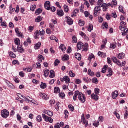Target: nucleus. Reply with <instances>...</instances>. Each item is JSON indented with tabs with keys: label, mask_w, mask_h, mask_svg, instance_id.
<instances>
[{
	"label": "nucleus",
	"mask_w": 128,
	"mask_h": 128,
	"mask_svg": "<svg viewBox=\"0 0 128 128\" xmlns=\"http://www.w3.org/2000/svg\"><path fill=\"white\" fill-rule=\"evenodd\" d=\"M75 82L76 84H82V80L80 79H76Z\"/></svg>",
	"instance_id": "obj_62"
},
{
	"label": "nucleus",
	"mask_w": 128,
	"mask_h": 128,
	"mask_svg": "<svg viewBox=\"0 0 128 128\" xmlns=\"http://www.w3.org/2000/svg\"><path fill=\"white\" fill-rule=\"evenodd\" d=\"M40 96L43 98V100H48V97L46 94H40Z\"/></svg>",
	"instance_id": "obj_16"
},
{
	"label": "nucleus",
	"mask_w": 128,
	"mask_h": 128,
	"mask_svg": "<svg viewBox=\"0 0 128 128\" xmlns=\"http://www.w3.org/2000/svg\"><path fill=\"white\" fill-rule=\"evenodd\" d=\"M102 8H103V12H106L108 10V4H104L102 6Z\"/></svg>",
	"instance_id": "obj_24"
},
{
	"label": "nucleus",
	"mask_w": 128,
	"mask_h": 128,
	"mask_svg": "<svg viewBox=\"0 0 128 128\" xmlns=\"http://www.w3.org/2000/svg\"><path fill=\"white\" fill-rule=\"evenodd\" d=\"M69 76L70 78H74L76 76V74L74 73L72 71L70 70L69 72Z\"/></svg>",
	"instance_id": "obj_38"
},
{
	"label": "nucleus",
	"mask_w": 128,
	"mask_h": 128,
	"mask_svg": "<svg viewBox=\"0 0 128 128\" xmlns=\"http://www.w3.org/2000/svg\"><path fill=\"white\" fill-rule=\"evenodd\" d=\"M116 44H112L110 45V48L112 50H114L116 48Z\"/></svg>",
	"instance_id": "obj_36"
},
{
	"label": "nucleus",
	"mask_w": 128,
	"mask_h": 128,
	"mask_svg": "<svg viewBox=\"0 0 128 128\" xmlns=\"http://www.w3.org/2000/svg\"><path fill=\"white\" fill-rule=\"evenodd\" d=\"M44 6L47 10H50V2L47 1L45 2Z\"/></svg>",
	"instance_id": "obj_7"
},
{
	"label": "nucleus",
	"mask_w": 128,
	"mask_h": 128,
	"mask_svg": "<svg viewBox=\"0 0 128 128\" xmlns=\"http://www.w3.org/2000/svg\"><path fill=\"white\" fill-rule=\"evenodd\" d=\"M108 74H107V76H108V78H110V76H112V68H108Z\"/></svg>",
	"instance_id": "obj_15"
},
{
	"label": "nucleus",
	"mask_w": 128,
	"mask_h": 128,
	"mask_svg": "<svg viewBox=\"0 0 128 128\" xmlns=\"http://www.w3.org/2000/svg\"><path fill=\"white\" fill-rule=\"evenodd\" d=\"M114 114L116 116L118 120H120V114H118V112H114Z\"/></svg>",
	"instance_id": "obj_58"
},
{
	"label": "nucleus",
	"mask_w": 128,
	"mask_h": 128,
	"mask_svg": "<svg viewBox=\"0 0 128 128\" xmlns=\"http://www.w3.org/2000/svg\"><path fill=\"white\" fill-rule=\"evenodd\" d=\"M112 60L114 64H118V66H122V67L124 66H126V62H122V63L120 62V61L118 60L116 57H113L112 58Z\"/></svg>",
	"instance_id": "obj_1"
},
{
	"label": "nucleus",
	"mask_w": 128,
	"mask_h": 128,
	"mask_svg": "<svg viewBox=\"0 0 128 128\" xmlns=\"http://www.w3.org/2000/svg\"><path fill=\"white\" fill-rule=\"evenodd\" d=\"M112 6H118V2L116 0H112Z\"/></svg>",
	"instance_id": "obj_48"
},
{
	"label": "nucleus",
	"mask_w": 128,
	"mask_h": 128,
	"mask_svg": "<svg viewBox=\"0 0 128 128\" xmlns=\"http://www.w3.org/2000/svg\"><path fill=\"white\" fill-rule=\"evenodd\" d=\"M48 74H50V70H48L44 71V76L45 78H48Z\"/></svg>",
	"instance_id": "obj_28"
},
{
	"label": "nucleus",
	"mask_w": 128,
	"mask_h": 128,
	"mask_svg": "<svg viewBox=\"0 0 128 128\" xmlns=\"http://www.w3.org/2000/svg\"><path fill=\"white\" fill-rule=\"evenodd\" d=\"M60 92V89L58 87H55L54 89V94H58Z\"/></svg>",
	"instance_id": "obj_32"
},
{
	"label": "nucleus",
	"mask_w": 128,
	"mask_h": 128,
	"mask_svg": "<svg viewBox=\"0 0 128 128\" xmlns=\"http://www.w3.org/2000/svg\"><path fill=\"white\" fill-rule=\"evenodd\" d=\"M50 40H55V42H58V38H56V37L52 36L50 37Z\"/></svg>",
	"instance_id": "obj_31"
},
{
	"label": "nucleus",
	"mask_w": 128,
	"mask_h": 128,
	"mask_svg": "<svg viewBox=\"0 0 128 128\" xmlns=\"http://www.w3.org/2000/svg\"><path fill=\"white\" fill-rule=\"evenodd\" d=\"M60 98H64L66 97V94L64 92H60L59 94Z\"/></svg>",
	"instance_id": "obj_56"
},
{
	"label": "nucleus",
	"mask_w": 128,
	"mask_h": 128,
	"mask_svg": "<svg viewBox=\"0 0 128 128\" xmlns=\"http://www.w3.org/2000/svg\"><path fill=\"white\" fill-rule=\"evenodd\" d=\"M60 64V60L57 59L54 62V66H58Z\"/></svg>",
	"instance_id": "obj_37"
},
{
	"label": "nucleus",
	"mask_w": 128,
	"mask_h": 128,
	"mask_svg": "<svg viewBox=\"0 0 128 128\" xmlns=\"http://www.w3.org/2000/svg\"><path fill=\"white\" fill-rule=\"evenodd\" d=\"M126 109L125 110V114L124 115V118L125 120H128V107H126Z\"/></svg>",
	"instance_id": "obj_34"
},
{
	"label": "nucleus",
	"mask_w": 128,
	"mask_h": 128,
	"mask_svg": "<svg viewBox=\"0 0 128 128\" xmlns=\"http://www.w3.org/2000/svg\"><path fill=\"white\" fill-rule=\"evenodd\" d=\"M84 44H82V42H79L77 44V48L78 50H82V48H84Z\"/></svg>",
	"instance_id": "obj_9"
},
{
	"label": "nucleus",
	"mask_w": 128,
	"mask_h": 128,
	"mask_svg": "<svg viewBox=\"0 0 128 128\" xmlns=\"http://www.w3.org/2000/svg\"><path fill=\"white\" fill-rule=\"evenodd\" d=\"M102 4H104V0H99L98 2V6L102 8Z\"/></svg>",
	"instance_id": "obj_23"
},
{
	"label": "nucleus",
	"mask_w": 128,
	"mask_h": 128,
	"mask_svg": "<svg viewBox=\"0 0 128 128\" xmlns=\"http://www.w3.org/2000/svg\"><path fill=\"white\" fill-rule=\"evenodd\" d=\"M57 14L60 17L64 16V13L62 10H57Z\"/></svg>",
	"instance_id": "obj_17"
},
{
	"label": "nucleus",
	"mask_w": 128,
	"mask_h": 128,
	"mask_svg": "<svg viewBox=\"0 0 128 128\" xmlns=\"http://www.w3.org/2000/svg\"><path fill=\"white\" fill-rule=\"evenodd\" d=\"M1 26H2L4 28H8V25H6V22H4L2 23Z\"/></svg>",
	"instance_id": "obj_45"
},
{
	"label": "nucleus",
	"mask_w": 128,
	"mask_h": 128,
	"mask_svg": "<svg viewBox=\"0 0 128 128\" xmlns=\"http://www.w3.org/2000/svg\"><path fill=\"white\" fill-rule=\"evenodd\" d=\"M14 42L16 46H20V40L18 38H16L14 40Z\"/></svg>",
	"instance_id": "obj_27"
},
{
	"label": "nucleus",
	"mask_w": 128,
	"mask_h": 128,
	"mask_svg": "<svg viewBox=\"0 0 128 128\" xmlns=\"http://www.w3.org/2000/svg\"><path fill=\"white\" fill-rule=\"evenodd\" d=\"M12 64L16 66V64H18V66H20V62L18 60H14L12 61Z\"/></svg>",
	"instance_id": "obj_51"
},
{
	"label": "nucleus",
	"mask_w": 128,
	"mask_h": 128,
	"mask_svg": "<svg viewBox=\"0 0 128 128\" xmlns=\"http://www.w3.org/2000/svg\"><path fill=\"white\" fill-rule=\"evenodd\" d=\"M9 54H10V56H11V58H16V54H14L12 52H10L9 53Z\"/></svg>",
	"instance_id": "obj_46"
},
{
	"label": "nucleus",
	"mask_w": 128,
	"mask_h": 128,
	"mask_svg": "<svg viewBox=\"0 0 128 128\" xmlns=\"http://www.w3.org/2000/svg\"><path fill=\"white\" fill-rule=\"evenodd\" d=\"M64 114L66 116L65 118H68V114H69L68 111V110H64Z\"/></svg>",
	"instance_id": "obj_61"
},
{
	"label": "nucleus",
	"mask_w": 128,
	"mask_h": 128,
	"mask_svg": "<svg viewBox=\"0 0 128 128\" xmlns=\"http://www.w3.org/2000/svg\"><path fill=\"white\" fill-rule=\"evenodd\" d=\"M42 18L41 16H38L37 18L35 20L36 22H40L42 20Z\"/></svg>",
	"instance_id": "obj_22"
},
{
	"label": "nucleus",
	"mask_w": 128,
	"mask_h": 128,
	"mask_svg": "<svg viewBox=\"0 0 128 128\" xmlns=\"http://www.w3.org/2000/svg\"><path fill=\"white\" fill-rule=\"evenodd\" d=\"M1 116L3 118H8L10 116V112L6 110H4L1 112Z\"/></svg>",
	"instance_id": "obj_2"
},
{
	"label": "nucleus",
	"mask_w": 128,
	"mask_h": 128,
	"mask_svg": "<svg viewBox=\"0 0 128 128\" xmlns=\"http://www.w3.org/2000/svg\"><path fill=\"white\" fill-rule=\"evenodd\" d=\"M36 8V6H32L30 8V10H32V12H34Z\"/></svg>",
	"instance_id": "obj_60"
},
{
	"label": "nucleus",
	"mask_w": 128,
	"mask_h": 128,
	"mask_svg": "<svg viewBox=\"0 0 128 128\" xmlns=\"http://www.w3.org/2000/svg\"><path fill=\"white\" fill-rule=\"evenodd\" d=\"M66 18L67 20V24L69 26H72V24H74V20L70 17L67 16L66 17Z\"/></svg>",
	"instance_id": "obj_6"
},
{
	"label": "nucleus",
	"mask_w": 128,
	"mask_h": 128,
	"mask_svg": "<svg viewBox=\"0 0 128 128\" xmlns=\"http://www.w3.org/2000/svg\"><path fill=\"white\" fill-rule=\"evenodd\" d=\"M36 120H37V122H42V116H38L36 118Z\"/></svg>",
	"instance_id": "obj_52"
},
{
	"label": "nucleus",
	"mask_w": 128,
	"mask_h": 128,
	"mask_svg": "<svg viewBox=\"0 0 128 128\" xmlns=\"http://www.w3.org/2000/svg\"><path fill=\"white\" fill-rule=\"evenodd\" d=\"M64 11L66 12H68L70 11V9H68V6L66 5L64 6Z\"/></svg>",
	"instance_id": "obj_47"
},
{
	"label": "nucleus",
	"mask_w": 128,
	"mask_h": 128,
	"mask_svg": "<svg viewBox=\"0 0 128 128\" xmlns=\"http://www.w3.org/2000/svg\"><path fill=\"white\" fill-rule=\"evenodd\" d=\"M78 24L80 26H84V21H83L82 20H80Z\"/></svg>",
	"instance_id": "obj_41"
},
{
	"label": "nucleus",
	"mask_w": 128,
	"mask_h": 128,
	"mask_svg": "<svg viewBox=\"0 0 128 128\" xmlns=\"http://www.w3.org/2000/svg\"><path fill=\"white\" fill-rule=\"evenodd\" d=\"M18 51L20 54H22V52H24V50L22 48V46H18Z\"/></svg>",
	"instance_id": "obj_21"
},
{
	"label": "nucleus",
	"mask_w": 128,
	"mask_h": 128,
	"mask_svg": "<svg viewBox=\"0 0 128 128\" xmlns=\"http://www.w3.org/2000/svg\"><path fill=\"white\" fill-rule=\"evenodd\" d=\"M42 10L40 9V8H38V10L36 11V16L40 15V14H42Z\"/></svg>",
	"instance_id": "obj_30"
},
{
	"label": "nucleus",
	"mask_w": 128,
	"mask_h": 128,
	"mask_svg": "<svg viewBox=\"0 0 128 128\" xmlns=\"http://www.w3.org/2000/svg\"><path fill=\"white\" fill-rule=\"evenodd\" d=\"M100 7L96 6L94 9V16H98V14H100Z\"/></svg>",
	"instance_id": "obj_5"
},
{
	"label": "nucleus",
	"mask_w": 128,
	"mask_h": 128,
	"mask_svg": "<svg viewBox=\"0 0 128 128\" xmlns=\"http://www.w3.org/2000/svg\"><path fill=\"white\" fill-rule=\"evenodd\" d=\"M118 96V90H116L112 93V98L114 100H116Z\"/></svg>",
	"instance_id": "obj_10"
},
{
	"label": "nucleus",
	"mask_w": 128,
	"mask_h": 128,
	"mask_svg": "<svg viewBox=\"0 0 128 128\" xmlns=\"http://www.w3.org/2000/svg\"><path fill=\"white\" fill-rule=\"evenodd\" d=\"M40 46H42V43L40 42H38V44H36L34 46L35 50H36L40 48Z\"/></svg>",
	"instance_id": "obj_26"
},
{
	"label": "nucleus",
	"mask_w": 128,
	"mask_h": 128,
	"mask_svg": "<svg viewBox=\"0 0 128 128\" xmlns=\"http://www.w3.org/2000/svg\"><path fill=\"white\" fill-rule=\"evenodd\" d=\"M88 43H86L84 46L83 52H88Z\"/></svg>",
	"instance_id": "obj_29"
},
{
	"label": "nucleus",
	"mask_w": 128,
	"mask_h": 128,
	"mask_svg": "<svg viewBox=\"0 0 128 128\" xmlns=\"http://www.w3.org/2000/svg\"><path fill=\"white\" fill-rule=\"evenodd\" d=\"M88 72V74L89 76H94V72H92V70H89Z\"/></svg>",
	"instance_id": "obj_53"
},
{
	"label": "nucleus",
	"mask_w": 128,
	"mask_h": 128,
	"mask_svg": "<svg viewBox=\"0 0 128 128\" xmlns=\"http://www.w3.org/2000/svg\"><path fill=\"white\" fill-rule=\"evenodd\" d=\"M38 36H44V34H46V32H44V30H39L38 31Z\"/></svg>",
	"instance_id": "obj_43"
},
{
	"label": "nucleus",
	"mask_w": 128,
	"mask_h": 128,
	"mask_svg": "<svg viewBox=\"0 0 128 128\" xmlns=\"http://www.w3.org/2000/svg\"><path fill=\"white\" fill-rule=\"evenodd\" d=\"M82 122L84 123L85 124L86 126H88V122L86 121V118H84V114H82Z\"/></svg>",
	"instance_id": "obj_8"
},
{
	"label": "nucleus",
	"mask_w": 128,
	"mask_h": 128,
	"mask_svg": "<svg viewBox=\"0 0 128 128\" xmlns=\"http://www.w3.org/2000/svg\"><path fill=\"white\" fill-rule=\"evenodd\" d=\"M38 30H36L34 34V38L36 40H38Z\"/></svg>",
	"instance_id": "obj_49"
},
{
	"label": "nucleus",
	"mask_w": 128,
	"mask_h": 128,
	"mask_svg": "<svg viewBox=\"0 0 128 128\" xmlns=\"http://www.w3.org/2000/svg\"><path fill=\"white\" fill-rule=\"evenodd\" d=\"M55 76L56 74L54 71V70H50L49 78H55Z\"/></svg>",
	"instance_id": "obj_19"
},
{
	"label": "nucleus",
	"mask_w": 128,
	"mask_h": 128,
	"mask_svg": "<svg viewBox=\"0 0 128 128\" xmlns=\"http://www.w3.org/2000/svg\"><path fill=\"white\" fill-rule=\"evenodd\" d=\"M80 92H80V91L78 90L76 91L74 93V96L78 97V96H80Z\"/></svg>",
	"instance_id": "obj_55"
},
{
	"label": "nucleus",
	"mask_w": 128,
	"mask_h": 128,
	"mask_svg": "<svg viewBox=\"0 0 128 128\" xmlns=\"http://www.w3.org/2000/svg\"><path fill=\"white\" fill-rule=\"evenodd\" d=\"M44 114H48L49 116H54V112L48 111V110H44Z\"/></svg>",
	"instance_id": "obj_12"
},
{
	"label": "nucleus",
	"mask_w": 128,
	"mask_h": 128,
	"mask_svg": "<svg viewBox=\"0 0 128 128\" xmlns=\"http://www.w3.org/2000/svg\"><path fill=\"white\" fill-rule=\"evenodd\" d=\"M104 117L102 116H100L99 117V122H104Z\"/></svg>",
	"instance_id": "obj_63"
},
{
	"label": "nucleus",
	"mask_w": 128,
	"mask_h": 128,
	"mask_svg": "<svg viewBox=\"0 0 128 128\" xmlns=\"http://www.w3.org/2000/svg\"><path fill=\"white\" fill-rule=\"evenodd\" d=\"M93 30H94V26H93L92 24H90V25H89V26H88V30L90 32H92V31Z\"/></svg>",
	"instance_id": "obj_39"
},
{
	"label": "nucleus",
	"mask_w": 128,
	"mask_h": 128,
	"mask_svg": "<svg viewBox=\"0 0 128 128\" xmlns=\"http://www.w3.org/2000/svg\"><path fill=\"white\" fill-rule=\"evenodd\" d=\"M92 82H93V84H98V78H92Z\"/></svg>",
	"instance_id": "obj_40"
},
{
	"label": "nucleus",
	"mask_w": 128,
	"mask_h": 128,
	"mask_svg": "<svg viewBox=\"0 0 128 128\" xmlns=\"http://www.w3.org/2000/svg\"><path fill=\"white\" fill-rule=\"evenodd\" d=\"M70 80V78L68 77V76H64L63 78H62L60 79V80L62 82H66V80Z\"/></svg>",
	"instance_id": "obj_35"
},
{
	"label": "nucleus",
	"mask_w": 128,
	"mask_h": 128,
	"mask_svg": "<svg viewBox=\"0 0 128 128\" xmlns=\"http://www.w3.org/2000/svg\"><path fill=\"white\" fill-rule=\"evenodd\" d=\"M54 128H60V123H57L54 126Z\"/></svg>",
	"instance_id": "obj_64"
},
{
	"label": "nucleus",
	"mask_w": 128,
	"mask_h": 128,
	"mask_svg": "<svg viewBox=\"0 0 128 128\" xmlns=\"http://www.w3.org/2000/svg\"><path fill=\"white\" fill-rule=\"evenodd\" d=\"M102 28L104 29V28H106V30H108V23H106L105 24H103L102 25Z\"/></svg>",
	"instance_id": "obj_54"
},
{
	"label": "nucleus",
	"mask_w": 128,
	"mask_h": 128,
	"mask_svg": "<svg viewBox=\"0 0 128 128\" xmlns=\"http://www.w3.org/2000/svg\"><path fill=\"white\" fill-rule=\"evenodd\" d=\"M94 58V55L92 54L90 55L89 56L88 60H90V62H91L92 60V58Z\"/></svg>",
	"instance_id": "obj_50"
},
{
	"label": "nucleus",
	"mask_w": 128,
	"mask_h": 128,
	"mask_svg": "<svg viewBox=\"0 0 128 128\" xmlns=\"http://www.w3.org/2000/svg\"><path fill=\"white\" fill-rule=\"evenodd\" d=\"M24 72H30L32 70V68H26L24 69Z\"/></svg>",
	"instance_id": "obj_57"
},
{
	"label": "nucleus",
	"mask_w": 128,
	"mask_h": 128,
	"mask_svg": "<svg viewBox=\"0 0 128 128\" xmlns=\"http://www.w3.org/2000/svg\"><path fill=\"white\" fill-rule=\"evenodd\" d=\"M22 98H20L21 100H24V102H30V100L29 98H30L28 96H21Z\"/></svg>",
	"instance_id": "obj_11"
},
{
	"label": "nucleus",
	"mask_w": 128,
	"mask_h": 128,
	"mask_svg": "<svg viewBox=\"0 0 128 128\" xmlns=\"http://www.w3.org/2000/svg\"><path fill=\"white\" fill-rule=\"evenodd\" d=\"M100 89H98V88H95V90H94V92H95V94H100Z\"/></svg>",
	"instance_id": "obj_59"
},
{
	"label": "nucleus",
	"mask_w": 128,
	"mask_h": 128,
	"mask_svg": "<svg viewBox=\"0 0 128 128\" xmlns=\"http://www.w3.org/2000/svg\"><path fill=\"white\" fill-rule=\"evenodd\" d=\"M69 110H71V112H74V106H72V104H70L68 106Z\"/></svg>",
	"instance_id": "obj_44"
},
{
	"label": "nucleus",
	"mask_w": 128,
	"mask_h": 128,
	"mask_svg": "<svg viewBox=\"0 0 128 128\" xmlns=\"http://www.w3.org/2000/svg\"><path fill=\"white\" fill-rule=\"evenodd\" d=\"M125 56H126V54L124 53H120L118 55V58H119V60H124Z\"/></svg>",
	"instance_id": "obj_18"
},
{
	"label": "nucleus",
	"mask_w": 128,
	"mask_h": 128,
	"mask_svg": "<svg viewBox=\"0 0 128 128\" xmlns=\"http://www.w3.org/2000/svg\"><path fill=\"white\" fill-rule=\"evenodd\" d=\"M60 48L62 50V52H66V46L62 44L60 46Z\"/></svg>",
	"instance_id": "obj_25"
},
{
	"label": "nucleus",
	"mask_w": 128,
	"mask_h": 128,
	"mask_svg": "<svg viewBox=\"0 0 128 128\" xmlns=\"http://www.w3.org/2000/svg\"><path fill=\"white\" fill-rule=\"evenodd\" d=\"M42 116L45 122H49L50 124H52L54 122V120L52 118H50L46 116V115L45 114H43L42 115Z\"/></svg>",
	"instance_id": "obj_4"
},
{
	"label": "nucleus",
	"mask_w": 128,
	"mask_h": 128,
	"mask_svg": "<svg viewBox=\"0 0 128 128\" xmlns=\"http://www.w3.org/2000/svg\"><path fill=\"white\" fill-rule=\"evenodd\" d=\"M119 10L120 12H122V14H126V12H124V8L122 6H120Z\"/></svg>",
	"instance_id": "obj_42"
},
{
	"label": "nucleus",
	"mask_w": 128,
	"mask_h": 128,
	"mask_svg": "<svg viewBox=\"0 0 128 128\" xmlns=\"http://www.w3.org/2000/svg\"><path fill=\"white\" fill-rule=\"evenodd\" d=\"M40 87L42 90H44V89L46 88V84L42 82V84L40 86Z\"/></svg>",
	"instance_id": "obj_33"
},
{
	"label": "nucleus",
	"mask_w": 128,
	"mask_h": 128,
	"mask_svg": "<svg viewBox=\"0 0 128 128\" xmlns=\"http://www.w3.org/2000/svg\"><path fill=\"white\" fill-rule=\"evenodd\" d=\"M91 98L92 100H94L96 102L98 100L99 97L98 96L97 94H92L91 95Z\"/></svg>",
	"instance_id": "obj_14"
},
{
	"label": "nucleus",
	"mask_w": 128,
	"mask_h": 128,
	"mask_svg": "<svg viewBox=\"0 0 128 128\" xmlns=\"http://www.w3.org/2000/svg\"><path fill=\"white\" fill-rule=\"evenodd\" d=\"M70 60V56L68 54H66L64 56H62V62L68 61Z\"/></svg>",
	"instance_id": "obj_13"
},
{
	"label": "nucleus",
	"mask_w": 128,
	"mask_h": 128,
	"mask_svg": "<svg viewBox=\"0 0 128 128\" xmlns=\"http://www.w3.org/2000/svg\"><path fill=\"white\" fill-rule=\"evenodd\" d=\"M78 100L82 104H84V102L86 100V95L81 92L80 95L78 96Z\"/></svg>",
	"instance_id": "obj_3"
},
{
	"label": "nucleus",
	"mask_w": 128,
	"mask_h": 128,
	"mask_svg": "<svg viewBox=\"0 0 128 128\" xmlns=\"http://www.w3.org/2000/svg\"><path fill=\"white\" fill-rule=\"evenodd\" d=\"M75 58L78 60H82V55L80 54L76 53Z\"/></svg>",
	"instance_id": "obj_20"
}]
</instances>
